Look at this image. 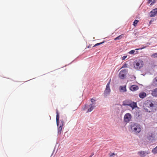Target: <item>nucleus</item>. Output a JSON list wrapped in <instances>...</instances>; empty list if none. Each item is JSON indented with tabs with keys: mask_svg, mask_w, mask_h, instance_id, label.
Masks as SVG:
<instances>
[{
	"mask_svg": "<svg viewBox=\"0 0 157 157\" xmlns=\"http://www.w3.org/2000/svg\"><path fill=\"white\" fill-rule=\"evenodd\" d=\"M149 153L146 151H141L138 152V154L140 155V157H145Z\"/></svg>",
	"mask_w": 157,
	"mask_h": 157,
	"instance_id": "6e6552de",
	"label": "nucleus"
},
{
	"mask_svg": "<svg viewBox=\"0 0 157 157\" xmlns=\"http://www.w3.org/2000/svg\"><path fill=\"white\" fill-rule=\"evenodd\" d=\"M124 34H121L114 39V40L121 39L124 36Z\"/></svg>",
	"mask_w": 157,
	"mask_h": 157,
	"instance_id": "aec40b11",
	"label": "nucleus"
},
{
	"mask_svg": "<svg viewBox=\"0 0 157 157\" xmlns=\"http://www.w3.org/2000/svg\"><path fill=\"white\" fill-rule=\"evenodd\" d=\"M120 91L122 90V92H124L126 91V86H121L120 87Z\"/></svg>",
	"mask_w": 157,
	"mask_h": 157,
	"instance_id": "f3484780",
	"label": "nucleus"
},
{
	"mask_svg": "<svg viewBox=\"0 0 157 157\" xmlns=\"http://www.w3.org/2000/svg\"><path fill=\"white\" fill-rule=\"evenodd\" d=\"M95 101L93 99V98H91V102H93L94 101Z\"/></svg>",
	"mask_w": 157,
	"mask_h": 157,
	"instance_id": "7c9ffc66",
	"label": "nucleus"
},
{
	"mask_svg": "<svg viewBox=\"0 0 157 157\" xmlns=\"http://www.w3.org/2000/svg\"><path fill=\"white\" fill-rule=\"evenodd\" d=\"M151 21H150L149 22V23H150V24H151Z\"/></svg>",
	"mask_w": 157,
	"mask_h": 157,
	"instance_id": "c9c22d12",
	"label": "nucleus"
},
{
	"mask_svg": "<svg viewBox=\"0 0 157 157\" xmlns=\"http://www.w3.org/2000/svg\"><path fill=\"white\" fill-rule=\"evenodd\" d=\"M127 72V70L125 69L121 70L119 74V77L121 79H124L126 77Z\"/></svg>",
	"mask_w": 157,
	"mask_h": 157,
	"instance_id": "39448f33",
	"label": "nucleus"
},
{
	"mask_svg": "<svg viewBox=\"0 0 157 157\" xmlns=\"http://www.w3.org/2000/svg\"><path fill=\"white\" fill-rule=\"evenodd\" d=\"M104 41H103L102 42H101V43H98V44H99V45H100V44H102L103 43H104Z\"/></svg>",
	"mask_w": 157,
	"mask_h": 157,
	"instance_id": "f704fd0d",
	"label": "nucleus"
},
{
	"mask_svg": "<svg viewBox=\"0 0 157 157\" xmlns=\"http://www.w3.org/2000/svg\"><path fill=\"white\" fill-rule=\"evenodd\" d=\"M151 94L154 97L157 96V88L152 91Z\"/></svg>",
	"mask_w": 157,
	"mask_h": 157,
	"instance_id": "2eb2a0df",
	"label": "nucleus"
},
{
	"mask_svg": "<svg viewBox=\"0 0 157 157\" xmlns=\"http://www.w3.org/2000/svg\"><path fill=\"white\" fill-rule=\"evenodd\" d=\"M156 2V1L155 0H154L152 2L151 4V5H152L154 3H155Z\"/></svg>",
	"mask_w": 157,
	"mask_h": 157,
	"instance_id": "c756f323",
	"label": "nucleus"
},
{
	"mask_svg": "<svg viewBox=\"0 0 157 157\" xmlns=\"http://www.w3.org/2000/svg\"><path fill=\"white\" fill-rule=\"evenodd\" d=\"M129 106L131 107L132 109H133L134 108L137 107L136 103L131 101L129 104Z\"/></svg>",
	"mask_w": 157,
	"mask_h": 157,
	"instance_id": "9d476101",
	"label": "nucleus"
},
{
	"mask_svg": "<svg viewBox=\"0 0 157 157\" xmlns=\"http://www.w3.org/2000/svg\"><path fill=\"white\" fill-rule=\"evenodd\" d=\"M109 156L110 157L113 156L114 155H115L114 153H112L111 154H109Z\"/></svg>",
	"mask_w": 157,
	"mask_h": 157,
	"instance_id": "cd10ccee",
	"label": "nucleus"
},
{
	"mask_svg": "<svg viewBox=\"0 0 157 157\" xmlns=\"http://www.w3.org/2000/svg\"><path fill=\"white\" fill-rule=\"evenodd\" d=\"M147 96V94L146 93L143 92H142L140 93L139 94V97L143 99L146 97Z\"/></svg>",
	"mask_w": 157,
	"mask_h": 157,
	"instance_id": "f8f14e48",
	"label": "nucleus"
},
{
	"mask_svg": "<svg viewBox=\"0 0 157 157\" xmlns=\"http://www.w3.org/2000/svg\"><path fill=\"white\" fill-rule=\"evenodd\" d=\"M152 0H148V3H150L152 1Z\"/></svg>",
	"mask_w": 157,
	"mask_h": 157,
	"instance_id": "473e14b6",
	"label": "nucleus"
},
{
	"mask_svg": "<svg viewBox=\"0 0 157 157\" xmlns=\"http://www.w3.org/2000/svg\"><path fill=\"white\" fill-rule=\"evenodd\" d=\"M152 85L155 87L157 86V77H155L153 79Z\"/></svg>",
	"mask_w": 157,
	"mask_h": 157,
	"instance_id": "dca6fc26",
	"label": "nucleus"
},
{
	"mask_svg": "<svg viewBox=\"0 0 157 157\" xmlns=\"http://www.w3.org/2000/svg\"><path fill=\"white\" fill-rule=\"evenodd\" d=\"M133 65L136 69L139 70L143 67L144 62L142 60L139 59L136 60L134 63Z\"/></svg>",
	"mask_w": 157,
	"mask_h": 157,
	"instance_id": "7ed1b4c3",
	"label": "nucleus"
},
{
	"mask_svg": "<svg viewBox=\"0 0 157 157\" xmlns=\"http://www.w3.org/2000/svg\"><path fill=\"white\" fill-rule=\"evenodd\" d=\"M95 106L93 105V104H90L89 105L90 108L87 110L86 113L90 112L93 110Z\"/></svg>",
	"mask_w": 157,
	"mask_h": 157,
	"instance_id": "a211bd4d",
	"label": "nucleus"
},
{
	"mask_svg": "<svg viewBox=\"0 0 157 157\" xmlns=\"http://www.w3.org/2000/svg\"><path fill=\"white\" fill-rule=\"evenodd\" d=\"M99 45V44L98 43H97V44H95L94 46H93L94 47H95V46H98Z\"/></svg>",
	"mask_w": 157,
	"mask_h": 157,
	"instance_id": "2f4dec72",
	"label": "nucleus"
},
{
	"mask_svg": "<svg viewBox=\"0 0 157 157\" xmlns=\"http://www.w3.org/2000/svg\"><path fill=\"white\" fill-rule=\"evenodd\" d=\"M131 101L130 100H125L123 102V105L129 106Z\"/></svg>",
	"mask_w": 157,
	"mask_h": 157,
	"instance_id": "4468645a",
	"label": "nucleus"
},
{
	"mask_svg": "<svg viewBox=\"0 0 157 157\" xmlns=\"http://www.w3.org/2000/svg\"><path fill=\"white\" fill-rule=\"evenodd\" d=\"M151 57L153 58H157V53H155L151 55Z\"/></svg>",
	"mask_w": 157,
	"mask_h": 157,
	"instance_id": "b1692460",
	"label": "nucleus"
},
{
	"mask_svg": "<svg viewBox=\"0 0 157 157\" xmlns=\"http://www.w3.org/2000/svg\"><path fill=\"white\" fill-rule=\"evenodd\" d=\"M94 155V153H91V155L90 156V157H92V156Z\"/></svg>",
	"mask_w": 157,
	"mask_h": 157,
	"instance_id": "72a5a7b5",
	"label": "nucleus"
},
{
	"mask_svg": "<svg viewBox=\"0 0 157 157\" xmlns=\"http://www.w3.org/2000/svg\"><path fill=\"white\" fill-rule=\"evenodd\" d=\"M155 101H152L149 104V107L151 108H150L149 106L147 108H144V109L145 111L146 112H148L149 113L153 111V109H152V107L154 106L155 104Z\"/></svg>",
	"mask_w": 157,
	"mask_h": 157,
	"instance_id": "423d86ee",
	"label": "nucleus"
},
{
	"mask_svg": "<svg viewBox=\"0 0 157 157\" xmlns=\"http://www.w3.org/2000/svg\"><path fill=\"white\" fill-rule=\"evenodd\" d=\"M63 126H60L58 128V134H60L61 133Z\"/></svg>",
	"mask_w": 157,
	"mask_h": 157,
	"instance_id": "6ab92c4d",
	"label": "nucleus"
},
{
	"mask_svg": "<svg viewBox=\"0 0 157 157\" xmlns=\"http://www.w3.org/2000/svg\"><path fill=\"white\" fill-rule=\"evenodd\" d=\"M127 57V56H124L122 58V60H124L125 59V58Z\"/></svg>",
	"mask_w": 157,
	"mask_h": 157,
	"instance_id": "c85d7f7f",
	"label": "nucleus"
},
{
	"mask_svg": "<svg viewBox=\"0 0 157 157\" xmlns=\"http://www.w3.org/2000/svg\"><path fill=\"white\" fill-rule=\"evenodd\" d=\"M135 50H131L130 51H129V52L128 53L129 54H136L138 53V52H136V53H135Z\"/></svg>",
	"mask_w": 157,
	"mask_h": 157,
	"instance_id": "4be33fe9",
	"label": "nucleus"
},
{
	"mask_svg": "<svg viewBox=\"0 0 157 157\" xmlns=\"http://www.w3.org/2000/svg\"><path fill=\"white\" fill-rule=\"evenodd\" d=\"M139 22V21L137 20H136L134 21L133 22V25L136 27L137 26V25L138 23Z\"/></svg>",
	"mask_w": 157,
	"mask_h": 157,
	"instance_id": "5701e85b",
	"label": "nucleus"
},
{
	"mask_svg": "<svg viewBox=\"0 0 157 157\" xmlns=\"http://www.w3.org/2000/svg\"><path fill=\"white\" fill-rule=\"evenodd\" d=\"M132 131L135 133H138L141 131V128L140 125L136 123H133L131 125Z\"/></svg>",
	"mask_w": 157,
	"mask_h": 157,
	"instance_id": "f257e3e1",
	"label": "nucleus"
},
{
	"mask_svg": "<svg viewBox=\"0 0 157 157\" xmlns=\"http://www.w3.org/2000/svg\"><path fill=\"white\" fill-rule=\"evenodd\" d=\"M111 82V79H110L109 82L107 84L105 89V90L104 93V96L105 97H106L109 94L110 92V89L109 87V84Z\"/></svg>",
	"mask_w": 157,
	"mask_h": 157,
	"instance_id": "20e7f679",
	"label": "nucleus"
},
{
	"mask_svg": "<svg viewBox=\"0 0 157 157\" xmlns=\"http://www.w3.org/2000/svg\"><path fill=\"white\" fill-rule=\"evenodd\" d=\"M64 125V122L63 120H60V125L63 126Z\"/></svg>",
	"mask_w": 157,
	"mask_h": 157,
	"instance_id": "393cba45",
	"label": "nucleus"
},
{
	"mask_svg": "<svg viewBox=\"0 0 157 157\" xmlns=\"http://www.w3.org/2000/svg\"><path fill=\"white\" fill-rule=\"evenodd\" d=\"M146 47H144L143 48H136V49H135V50H142L143 49H144L145 48H146Z\"/></svg>",
	"mask_w": 157,
	"mask_h": 157,
	"instance_id": "bb28decb",
	"label": "nucleus"
},
{
	"mask_svg": "<svg viewBox=\"0 0 157 157\" xmlns=\"http://www.w3.org/2000/svg\"><path fill=\"white\" fill-rule=\"evenodd\" d=\"M127 64L126 63H125L123 65V66H122V67H121V68H125V67H127Z\"/></svg>",
	"mask_w": 157,
	"mask_h": 157,
	"instance_id": "a878e982",
	"label": "nucleus"
},
{
	"mask_svg": "<svg viewBox=\"0 0 157 157\" xmlns=\"http://www.w3.org/2000/svg\"><path fill=\"white\" fill-rule=\"evenodd\" d=\"M152 151L154 154L157 153V146L152 150Z\"/></svg>",
	"mask_w": 157,
	"mask_h": 157,
	"instance_id": "412c9836",
	"label": "nucleus"
},
{
	"mask_svg": "<svg viewBox=\"0 0 157 157\" xmlns=\"http://www.w3.org/2000/svg\"><path fill=\"white\" fill-rule=\"evenodd\" d=\"M139 89L138 86L136 85H133L131 86L130 87V89L132 91H135Z\"/></svg>",
	"mask_w": 157,
	"mask_h": 157,
	"instance_id": "9b49d317",
	"label": "nucleus"
},
{
	"mask_svg": "<svg viewBox=\"0 0 157 157\" xmlns=\"http://www.w3.org/2000/svg\"><path fill=\"white\" fill-rule=\"evenodd\" d=\"M150 17H155L157 14V8L152 10L150 12Z\"/></svg>",
	"mask_w": 157,
	"mask_h": 157,
	"instance_id": "1a4fd4ad",
	"label": "nucleus"
},
{
	"mask_svg": "<svg viewBox=\"0 0 157 157\" xmlns=\"http://www.w3.org/2000/svg\"><path fill=\"white\" fill-rule=\"evenodd\" d=\"M131 115L129 113L126 114L124 117V121L127 123L131 119Z\"/></svg>",
	"mask_w": 157,
	"mask_h": 157,
	"instance_id": "0eeeda50",
	"label": "nucleus"
},
{
	"mask_svg": "<svg viewBox=\"0 0 157 157\" xmlns=\"http://www.w3.org/2000/svg\"><path fill=\"white\" fill-rule=\"evenodd\" d=\"M146 136L147 139L149 141L155 140L157 138V133L155 132H149Z\"/></svg>",
	"mask_w": 157,
	"mask_h": 157,
	"instance_id": "f03ea898",
	"label": "nucleus"
},
{
	"mask_svg": "<svg viewBox=\"0 0 157 157\" xmlns=\"http://www.w3.org/2000/svg\"><path fill=\"white\" fill-rule=\"evenodd\" d=\"M56 123L57 125L58 126L59 125V114L58 112V110H56Z\"/></svg>",
	"mask_w": 157,
	"mask_h": 157,
	"instance_id": "ddd939ff",
	"label": "nucleus"
}]
</instances>
